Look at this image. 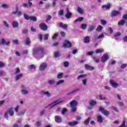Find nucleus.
I'll return each instance as SVG.
<instances>
[{"mask_svg":"<svg viewBox=\"0 0 127 127\" xmlns=\"http://www.w3.org/2000/svg\"><path fill=\"white\" fill-rule=\"evenodd\" d=\"M45 53V51L43 48H37L33 51V55L34 57H38L40 55H43Z\"/></svg>","mask_w":127,"mask_h":127,"instance_id":"1","label":"nucleus"},{"mask_svg":"<svg viewBox=\"0 0 127 127\" xmlns=\"http://www.w3.org/2000/svg\"><path fill=\"white\" fill-rule=\"evenodd\" d=\"M70 108H71V112L73 113L76 112V110H77V105H78V102L76 100H72L70 102Z\"/></svg>","mask_w":127,"mask_h":127,"instance_id":"2","label":"nucleus"},{"mask_svg":"<svg viewBox=\"0 0 127 127\" xmlns=\"http://www.w3.org/2000/svg\"><path fill=\"white\" fill-rule=\"evenodd\" d=\"M9 114L11 117H13L14 115V111L11 110V108H10L8 110V111L5 113L4 118L7 120H8V116H7Z\"/></svg>","mask_w":127,"mask_h":127,"instance_id":"3","label":"nucleus"},{"mask_svg":"<svg viewBox=\"0 0 127 127\" xmlns=\"http://www.w3.org/2000/svg\"><path fill=\"white\" fill-rule=\"evenodd\" d=\"M63 100H61L60 99L55 101L53 103H51L50 105L45 107V109H46V108H48V107H55V106H56V105H58L59 104H60V103H63Z\"/></svg>","mask_w":127,"mask_h":127,"instance_id":"4","label":"nucleus"},{"mask_svg":"<svg viewBox=\"0 0 127 127\" xmlns=\"http://www.w3.org/2000/svg\"><path fill=\"white\" fill-rule=\"evenodd\" d=\"M99 112H101L103 115H104V116H106L107 117H108V116L110 115V112L107 110L104 109V108L103 107H99Z\"/></svg>","mask_w":127,"mask_h":127,"instance_id":"5","label":"nucleus"},{"mask_svg":"<svg viewBox=\"0 0 127 127\" xmlns=\"http://www.w3.org/2000/svg\"><path fill=\"white\" fill-rule=\"evenodd\" d=\"M21 94L22 95H27L28 94V90L25 89H26V87L24 85H21Z\"/></svg>","mask_w":127,"mask_h":127,"instance_id":"6","label":"nucleus"},{"mask_svg":"<svg viewBox=\"0 0 127 127\" xmlns=\"http://www.w3.org/2000/svg\"><path fill=\"white\" fill-rule=\"evenodd\" d=\"M63 47L64 48H69L71 47V43L67 40H64V42L63 45Z\"/></svg>","mask_w":127,"mask_h":127,"instance_id":"7","label":"nucleus"},{"mask_svg":"<svg viewBox=\"0 0 127 127\" xmlns=\"http://www.w3.org/2000/svg\"><path fill=\"white\" fill-rule=\"evenodd\" d=\"M47 68V64L46 63H42L39 67L40 71H44Z\"/></svg>","mask_w":127,"mask_h":127,"instance_id":"8","label":"nucleus"},{"mask_svg":"<svg viewBox=\"0 0 127 127\" xmlns=\"http://www.w3.org/2000/svg\"><path fill=\"white\" fill-rule=\"evenodd\" d=\"M121 14V12L118 10H113L111 12V17H115L116 16H118V15H120Z\"/></svg>","mask_w":127,"mask_h":127,"instance_id":"9","label":"nucleus"},{"mask_svg":"<svg viewBox=\"0 0 127 127\" xmlns=\"http://www.w3.org/2000/svg\"><path fill=\"white\" fill-rule=\"evenodd\" d=\"M110 84L111 86L115 89H117V88L119 87V84L115 81V80H110Z\"/></svg>","mask_w":127,"mask_h":127,"instance_id":"10","label":"nucleus"},{"mask_svg":"<svg viewBox=\"0 0 127 127\" xmlns=\"http://www.w3.org/2000/svg\"><path fill=\"white\" fill-rule=\"evenodd\" d=\"M65 11L66 12L65 14V17H66V18H71V16H72V13L69 12V9H68V8H66L65 9Z\"/></svg>","mask_w":127,"mask_h":127,"instance_id":"11","label":"nucleus"},{"mask_svg":"<svg viewBox=\"0 0 127 127\" xmlns=\"http://www.w3.org/2000/svg\"><path fill=\"white\" fill-rule=\"evenodd\" d=\"M108 59H109V55H108L107 54H105L101 58V62H106V61H107Z\"/></svg>","mask_w":127,"mask_h":127,"instance_id":"12","label":"nucleus"},{"mask_svg":"<svg viewBox=\"0 0 127 127\" xmlns=\"http://www.w3.org/2000/svg\"><path fill=\"white\" fill-rule=\"evenodd\" d=\"M40 28L42 30H47V25H46V23H42L41 25H40Z\"/></svg>","mask_w":127,"mask_h":127,"instance_id":"13","label":"nucleus"},{"mask_svg":"<svg viewBox=\"0 0 127 127\" xmlns=\"http://www.w3.org/2000/svg\"><path fill=\"white\" fill-rule=\"evenodd\" d=\"M85 68L87 70H90V71H93L95 69V68L93 66H92L88 64H86L85 65Z\"/></svg>","mask_w":127,"mask_h":127,"instance_id":"14","label":"nucleus"},{"mask_svg":"<svg viewBox=\"0 0 127 127\" xmlns=\"http://www.w3.org/2000/svg\"><path fill=\"white\" fill-rule=\"evenodd\" d=\"M126 23V20L122 18V19L118 22V25L119 26H124Z\"/></svg>","mask_w":127,"mask_h":127,"instance_id":"15","label":"nucleus"},{"mask_svg":"<svg viewBox=\"0 0 127 127\" xmlns=\"http://www.w3.org/2000/svg\"><path fill=\"white\" fill-rule=\"evenodd\" d=\"M42 94H43V95H45L47 98H50L51 97V93L49 92V91H42Z\"/></svg>","mask_w":127,"mask_h":127,"instance_id":"16","label":"nucleus"},{"mask_svg":"<svg viewBox=\"0 0 127 127\" xmlns=\"http://www.w3.org/2000/svg\"><path fill=\"white\" fill-rule=\"evenodd\" d=\"M78 91H79V89L78 88H75L74 89H73L72 90H71L70 92H69V93H67L66 94V95H71V94H75V93H77V92H78Z\"/></svg>","mask_w":127,"mask_h":127,"instance_id":"17","label":"nucleus"},{"mask_svg":"<svg viewBox=\"0 0 127 127\" xmlns=\"http://www.w3.org/2000/svg\"><path fill=\"white\" fill-rule=\"evenodd\" d=\"M93 37L94 38H95V39H101V38L105 37V35H104V34H101L98 36H97V35H94Z\"/></svg>","mask_w":127,"mask_h":127,"instance_id":"18","label":"nucleus"},{"mask_svg":"<svg viewBox=\"0 0 127 127\" xmlns=\"http://www.w3.org/2000/svg\"><path fill=\"white\" fill-rule=\"evenodd\" d=\"M55 121L56 123H62V119H61L60 116H57L55 117Z\"/></svg>","mask_w":127,"mask_h":127,"instance_id":"19","label":"nucleus"},{"mask_svg":"<svg viewBox=\"0 0 127 127\" xmlns=\"http://www.w3.org/2000/svg\"><path fill=\"white\" fill-rule=\"evenodd\" d=\"M22 75H23L22 73H20L19 74L16 75L15 77V81H18L19 79H20L21 78H22Z\"/></svg>","mask_w":127,"mask_h":127,"instance_id":"20","label":"nucleus"},{"mask_svg":"<svg viewBox=\"0 0 127 127\" xmlns=\"http://www.w3.org/2000/svg\"><path fill=\"white\" fill-rule=\"evenodd\" d=\"M26 112V109H23V110H22L21 111L17 113V116H23L25 114Z\"/></svg>","mask_w":127,"mask_h":127,"instance_id":"21","label":"nucleus"},{"mask_svg":"<svg viewBox=\"0 0 127 127\" xmlns=\"http://www.w3.org/2000/svg\"><path fill=\"white\" fill-rule=\"evenodd\" d=\"M79 124V122L77 121L72 122H68V124L69 126H70L71 127H73L74 126H76V125H78Z\"/></svg>","mask_w":127,"mask_h":127,"instance_id":"22","label":"nucleus"},{"mask_svg":"<svg viewBox=\"0 0 127 127\" xmlns=\"http://www.w3.org/2000/svg\"><path fill=\"white\" fill-rule=\"evenodd\" d=\"M48 84L49 85H51V86H52L55 84V79H53L49 80L48 82Z\"/></svg>","mask_w":127,"mask_h":127,"instance_id":"23","label":"nucleus"},{"mask_svg":"<svg viewBox=\"0 0 127 127\" xmlns=\"http://www.w3.org/2000/svg\"><path fill=\"white\" fill-rule=\"evenodd\" d=\"M60 26L63 29H67L68 26L66 24H64L63 23H61L60 24Z\"/></svg>","mask_w":127,"mask_h":127,"instance_id":"24","label":"nucleus"},{"mask_svg":"<svg viewBox=\"0 0 127 127\" xmlns=\"http://www.w3.org/2000/svg\"><path fill=\"white\" fill-rule=\"evenodd\" d=\"M84 20V17H79L77 18L75 21L74 22L76 23V22H78V21L81 22V21H83Z\"/></svg>","mask_w":127,"mask_h":127,"instance_id":"25","label":"nucleus"},{"mask_svg":"<svg viewBox=\"0 0 127 127\" xmlns=\"http://www.w3.org/2000/svg\"><path fill=\"white\" fill-rule=\"evenodd\" d=\"M84 43H89L90 42V37L86 36L84 39Z\"/></svg>","mask_w":127,"mask_h":127,"instance_id":"26","label":"nucleus"},{"mask_svg":"<svg viewBox=\"0 0 127 127\" xmlns=\"http://www.w3.org/2000/svg\"><path fill=\"white\" fill-rule=\"evenodd\" d=\"M111 6V4H107L106 5H103L102 6V8H106V9H109Z\"/></svg>","mask_w":127,"mask_h":127,"instance_id":"27","label":"nucleus"},{"mask_svg":"<svg viewBox=\"0 0 127 127\" xmlns=\"http://www.w3.org/2000/svg\"><path fill=\"white\" fill-rule=\"evenodd\" d=\"M77 11L78 12V13H83V12H84V9H83V8H81L80 7H78Z\"/></svg>","mask_w":127,"mask_h":127,"instance_id":"28","label":"nucleus"},{"mask_svg":"<svg viewBox=\"0 0 127 127\" xmlns=\"http://www.w3.org/2000/svg\"><path fill=\"white\" fill-rule=\"evenodd\" d=\"M64 82L65 81H64L63 79L60 80L57 82L56 86H60V85H62V84H64Z\"/></svg>","mask_w":127,"mask_h":127,"instance_id":"29","label":"nucleus"},{"mask_svg":"<svg viewBox=\"0 0 127 127\" xmlns=\"http://www.w3.org/2000/svg\"><path fill=\"white\" fill-rule=\"evenodd\" d=\"M12 25L14 28H17V27H18V25H19L18 22L16 21H13L12 23Z\"/></svg>","mask_w":127,"mask_h":127,"instance_id":"30","label":"nucleus"},{"mask_svg":"<svg viewBox=\"0 0 127 127\" xmlns=\"http://www.w3.org/2000/svg\"><path fill=\"white\" fill-rule=\"evenodd\" d=\"M24 18L26 20H30V16H29L28 15L26 14V13H23Z\"/></svg>","mask_w":127,"mask_h":127,"instance_id":"31","label":"nucleus"},{"mask_svg":"<svg viewBox=\"0 0 127 127\" xmlns=\"http://www.w3.org/2000/svg\"><path fill=\"white\" fill-rule=\"evenodd\" d=\"M30 44V39L27 37L25 40V45H29Z\"/></svg>","mask_w":127,"mask_h":127,"instance_id":"32","label":"nucleus"},{"mask_svg":"<svg viewBox=\"0 0 127 127\" xmlns=\"http://www.w3.org/2000/svg\"><path fill=\"white\" fill-rule=\"evenodd\" d=\"M95 52L97 54H98V53H102V52H104V49H97L96 50Z\"/></svg>","mask_w":127,"mask_h":127,"instance_id":"33","label":"nucleus"},{"mask_svg":"<svg viewBox=\"0 0 127 127\" xmlns=\"http://www.w3.org/2000/svg\"><path fill=\"white\" fill-rule=\"evenodd\" d=\"M89 104L91 106H95V105H97V101L91 100L90 101Z\"/></svg>","mask_w":127,"mask_h":127,"instance_id":"34","label":"nucleus"},{"mask_svg":"<svg viewBox=\"0 0 127 127\" xmlns=\"http://www.w3.org/2000/svg\"><path fill=\"white\" fill-rule=\"evenodd\" d=\"M97 120L99 123H103V118L101 116H98L97 117Z\"/></svg>","mask_w":127,"mask_h":127,"instance_id":"35","label":"nucleus"},{"mask_svg":"<svg viewBox=\"0 0 127 127\" xmlns=\"http://www.w3.org/2000/svg\"><path fill=\"white\" fill-rule=\"evenodd\" d=\"M103 26L101 25H99L98 27L97 28L96 30L97 31H102L103 30Z\"/></svg>","mask_w":127,"mask_h":127,"instance_id":"36","label":"nucleus"},{"mask_svg":"<svg viewBox=\"0 0 127 127\" xmlns=\"http://www.w3.org/2000/svg\"><path fill=\"white\" fill-rule=\"evenodd\" d=\"M62 77H63V73L62 72L59 73L57 76V77L58 78V79H61Z\"/></svg>","mask_w":127,"mask_h":127,"instance_id":"37","label":"nucleus"},{"mask_svg":"<svg viewBox=\"0 0 127 127\" xmlns=\"http://www.w3.org/2000/svg\"><path fill=\"white\" fill-rule=\"evenodd\" d=\"M95 28H96V26H95L94 25H92L88 29V31H89V32L93 31V30H94V29H95Z\"/></svg>","mask_w":127,"mask_h":127,"instance_id":"38","label":"nucleus"},{"mask_svg":"<svg viewBox=\"0 0 127 127\" xmlns=\"http://www.w3.org/2000/svg\"><path fill=\"white\" fill-rule=\"evenodd\" d=\"M82 83L83 86H87V79L84 78L82 80Z\"/></svg>","mask_w":127,"mask_h":127,"instance_id":"39","label":"nucleus"},{"mask_svg":"<svg viewBox=\"0 0 127 127\" xmlns=\"http://www.w3.org/2000/svg\"><path fill=\"white\" fill-rule=\"evenodd\" d=\"M30 20H33V21H36L37 20V18L35 16H30Z\"/></svg>","mask_w":127,"mask_h":127,"instance_id":"40","label":"nucleus"},{"mask_svg":"<svg viewBox=\"0 0 127 127\" xmlns=\"http://www.w3.org/2000/svg\"><path fill=\"white\" fill-rule=\"evenodd\" d=\"M3 23L4 26H5V27H7V28L9 27V24L7 23V21H4L3 22Z\"/></svg>","mask_w":127,"mask_h":127,"instance_id":"41","label":"nucleus"},{"mask_svg":"<svg viewBox=\"0 0 127 127\" xmlns=\"http://www.w3.org/2000/svg\"><path fill=\"white\" fill-rule=\"evenodd\" d=\"M81 28L83 30H85V29H86L87 24H82V25H81Z\"/></svg>","mask_w":127,"mask_h":127,"instance_id":"42","label":"nucleus"},{"mask_svg":"<svg viewBox=\"0 0 127 127\" xmlns=\"http://www.w3.org/2000/svg\"><path fill=\"white\" fill-rule=\"evenodd\" d=\"M85 76H86V74H80L77 76V80H79V79H81V78H84Z\"/></svg>","mask_w":127,"mask_h":127,"instance_id":"43","label":"nucleus"},{"mask_svg":"<svg viewBox=\"0 0 127 127\" xmlns=\"http://www.w3.org/2000/svg\"><path fill=\"white\" fill-rule=\"evenodd\" d=\"M20 72V70L19 69V68H17L14 73V75H16V74H18Z\"/></svg>","mask_w":127,"mask_h":127,"instance_id":"44","label":"nucleus"},{"mask_svg":"<svg viewBox=\"0 0 127 127\" xmlns=\"http://www.w3.org/2000/svg\"><path fill=\"white\" fill-rule=\"evenodd\" d=\"M93 60L96 63H99V61H100V59H99L98 58H96V57H94L93 58Z\"/></svg>","mask_w":127,"mask_h":127,"instance_id":"45","label":"nucleus"},{"mask_svg":"<svg viewBox=\"0 0 127 127\" xmlns=\"http://www.w3.org/2000/svg\"><path fill=\"white\" fill-rule=\"evenodd\" d=\"M90 120L89 118L85 120L84 123V125H85V126H87V125H88L89 124V122H90Z\"/></svg>","mask_w":127,"mask_h":127,"instance_id":"46","label":"nucleus"},{"mask_svg":"<svg viewBox=\"0 0 127 127\" xmlns=\"http://www.w3.org/2000/svg\"><path fill=\"white\" fill-rule=\"evenodd\" d=\"M5 66V64L2 62H0V67L1 68H3V67Z\"/></svg>","mask_w":127,"mask_h":127,"instance_id":"47","label":"nucleus"},{"mask_svg":"<svg viewBox=\"0 0 127 127\" xmlns=\"http://www.w3.org/2000/svg\"><path fill=\"white\" fill-rule=\"evenodd\" d=\"M29 69H33L34 70H35V69L36 68L35 67V65H34V64H31V65H29Z\"/></svg>","mask_w":127,"mask_h":127,"instance_id":"48","label":"nucleus"},{"mask_svg":"<svg viewBox=\"0 0 127 127\" xmlns=\"http://www.w3.org/2000/svg\"><path fill=\"white\" fill-rule=\"evenodd\" d=\"M63 13H64V11L63 9H61L59 11V12H58L59 15L62 16L63 15Z\"/></svg>","mask_w":127,"mask_h":127,"instance_id":"49","label":"nucleus"},{"mask_svg":"<svg viewBox=\"0 0 127 127\" xmlns=\"http://www.w3.org/2000/svg\"><path fill=\"white\" fill-rule=\"evenodd\" d=\"M101 23L102 24V25H106L107 24V21L105 20H102L101 21Z\"/></svg>","mask_w":127,"mask_h":127,"instance_id":"50","label":"nucleus"},{"mask_svg":"<svg viewBox=\"0 0 127 127\" xmlns=\"http://www.w3.org/2000/svg\"><path fill=\"white\" fill-rule=\"evenodd\" d=\"M49 36V35L48 34H46L44 35V40H47L48 39V37Z\"/></svg>","mask_w":127,"mask_h":127,"instance_id":"51","label":"nucleus"},{"mask_svg":"<svg viewBox=\"0 0 127 127\" xmlns=\"http://www.w3.org/2000/svg\"><path fill=\"white\" fill-rule=\"evenodd\" d=\"M67 112V109L64 108L63 109L62 111V113L63 115H65V114H66V112Z\"/></svg>","mask_w":127,"mask_h":127,"instance_id":"52","label":"nucleus"},{"mask_svg":"<svg viewBox=\"0 0 127 127\" xmlns=\"http://www.w3.org/2000/svg\"><path fill=\"white\" fill-rule=\"evenodd\" d=\"M52 18V16H51V15H48L47 16L46 20L48 21V20H50V19H51Z\"/></svg>","mask_w":127,"mask_h":127,"instance_id":"53","label":"nucleus"},{"mask_svg":"<svg viewBox=\"0 0 127 127\" xmlns=\"http://www.w3.org/2000/svg\"><path fill=\"white\" fill-rule=\"evenodd\" d=\"M60 34H61V36H62V37H64V36H65V35H66V33H65V32H63V31H61V32H60Z\"/></svg>","mask_w":127,"mask_h":127,"instance_id":"54","label":"nucleus"},{"mask_svg":"<svg viewBox=\"0 0 127 127\" xmlns=\"http://www.w3.org/2000/svg\"><path fill=\"white\" fill-rule=\"evenodd\" d=\"M104 89L107 91H111L112 90V88L110 86H105Z\"/></svg>","mask_w":127,"mask_h":127,"instance_id":"55","label":"nucleus"},{"mask_svg":"<svg viewBox=\"0 0 127 127\" xmlns=\"http://www.w3.org/2000/svg\"><path fill=\"white\" fill-rule=\"evenodd\" d=\"M122 18L125 19V21L127 20V14H125L122 16Z\"/></svg>","mask_w":127,"mask_h":127,"instance_id":"56","label":"nucleus"},{"mask_svg":"<svg viewBox=\"0 0 127 127\" xmlns=\"http://www.w3.org/2000/svg\"><path fill=\"white\" fill-rule=\"evenodd\" d=\"M64 67H68L69 66V63L68 62H65L64 63Z\"/></svg>","mask_w":127,"mask_h":127,"instance_id":"57","label":"nucleus"},{"mask_svg":"<svg viewBox=\"0 0 127 127\" xmlns=\"http://www.w3.org/2000/svg\"><path fill=\"white\" fill-rule=\"evenodd\" d=\"M127 64H123L121 66V69H125V68H126V67H127Z\"/></svg>","mask_w":127,"mask_h":127,"instance_id":"58","label":"nucleus"},{"mask_svg":"<svg viewBox=\"0 0 127 127\" xmlns=\"http://www.w3.org/2000/svg\"><path fill=\"white\" fill-rule=\"evenodd\" d=\"M19 108V105H17L15 108H14V111L16 112V113H17L18 112V108Z\"/></svg>","mask_w":127,"mask_h":127,"instance_id":"59","label":"nucleus"},{"mask_svg":"<svg viewBox=\"0 0 127 127\" xmlns=\"http://www.w3.org/2000/svg\"><path fill=\"white\" fill-rule=\"evenodd\" d=\"M99 98L100 99V100H106V97L103 96L102 94H100L99 95Z\"/></svg>","mask_w":127,"mask_h":127,"instance_id":"60","label":"nucleus"},{"mask_svg":"<svg viewBox=\"0 0 127 127\" xmlns=\"http://www.w3.org/2000/svg\"><path fill=\"white\" fill-rule=\"evenodd\" d=\"M126 127V121H124L122 123V125L119 126V127Z\"/></svg>","mask_w":127,"mask_h":127,"instance_id":"61","label":"nucleus"},{"mask_svg":"<svg viewBox=\"0 0 127 127\" xmlns=\"http://www.w3.org/2000/svg\"><path fill=\"white\" fill-rule=\"evenodd\" d=\"M59 34V33H56L53 36V39H55V38H56L57 37V36H58V35Z\"/></svg>","mask_w":127,"mask_h":127,"instance_id":"62","label":"nucleus"},{"mask_svg":"<svg viewBox=\"0 0 127 127\" xmlns=\"http://www.w3.org/2000/svg\"><path fill=\"white\" fill-rule=\"evenodd\" d=\"M55 57H59V56H60L59 52H56L55 53Z\"/></svg>","mask_w":127,"mask_h":127,"instance_id":"63","label":"nucleus"},{"mask_svg":"<svg viewBox=\"0 0 127 127\" xmlns=\"http://www.w3.org/2000/svg\"><path fill=\"white\" fill-rule=\"evenodd\" d=\"M123 40L124 42H127V36H126L123 38Z\"/></svg>","mask_w":127,"mask_h":127,"instance_id":"64","label":"nucleus"}]
</instances>
